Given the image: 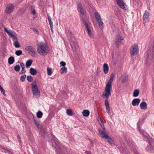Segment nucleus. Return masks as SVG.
<instances>
[{"instance_id": "nucleus-41", "label": "nucleus", "mask_w": 154, "mask_h": 154, "mask_svg": "<svg viewBox=\"0 0 154 154\" xmlns=\"http://www.w3.org/2000/svg\"><path fill=\"white\" fill-rule=\"evenodd\" d=\"M78 8L79 10L83 8L81 4H79L78 5Z\"/></svg>"}, {"instance_id": "nucleus-39", "label": "nucleus", "mask_w": 154, "mask_h": 154, "mask_svg": "<svg viewBox=\"0 0 154 154\" xmlns=\"http://www.w3.org/2000/svg\"><path fill=\"white\" fill-rule=\"evenodd\" d=\"M60 64L61 65V66H63V67H65L66 63L64 62L63 61H61L60 62Z\"/></svg>"}, {"instance_id": "nucleus-23", "label": "nucleus", "mask_w": 154, "mask_h": 154, "mask_svg": "<svg viewBox=\"0 0 154 154\" xmlns=\"http://www.w3.org/2000/svg\"><path fill=\"white\" fill-rule=\"evenodd\" d=\"M32 61L31 60H27L26 63V66L27 68L29 67L32 65Z\"/></svg>"}, {"instance_id": "nucleus-48", "label": "nucleus", "mask_w": 154, "mask_h": 154, "mask_svg": "<svg viewBox=\"0 0 154 154\" xmlns=\"http://www.w3.org/2000/svg\"><path fill=\"white\" fill-rule=\"evenodd\" d=\"M86 152L87 154H91V153L89 152Z\"/></svg>"}, {"instance_id": "nucleus-40", "label": "nucleus", "mask_w": 154, "mask_h": 154, "mask_svg": "<svg viewBox=\"0 0 154 154\" xmlns=\"http://www.w3.org/2000/svg\"><path fill=\"white\" fill-rule=\"evenodd\" d=\"M79 11L82 15H83L84 14V11L83 9V8L79 10Z\"/></svg>"}, {"instance_id": "nucleus-22", "label": "nucleus", "mask_w": 154, "mask_h": 154, "mask_svg": "<svg viewBox=\"0 0 154 154\" xmlns=\"http://www.w3.org/2000/svg\"><path fill=\"white\" fill-rule=\"evenodd\" d=\"M29 72L31 74L33 75H35L37 73L36 70L32 68H31L30 69Z\"/></svg>"}, {"instance_id": "nucleus-12", "label": "nucleus", "mask_w": 154, "mask_h": 154, "mask_svg": "<svg viewBox=\"0 0 154 154\" xmlns=\"http://www.w3.org/2000/svg\"><path fill=\"white\" fill-rule=\"evenodd\" d=\"M149 145L146 148V149L148 152H152L153 151V149L152 145L153 144V139L150 138L148 140Z\"/></svg>"}, {"instance_id": "nucleus-18", "label": "nucleus", "mask_w": 154, "mask_h": 154, "mask_svg": "<svg viewBox=\"0 0 154 154\" xmlns=\"http://www.w3.org/2000/svg\"><path fill=\"white\" fill-rule=\"evenodd\" d=\"M140 107L141 109H146L147 108L146 103L145 102H142L140 104Z\"/></svg>"}, {"instance_id": "nucleus-36", "label": "nucleus", "mask_w": 154, "mask_h": 154, "mask_svg": "<svg viewBox=\"0 0 154 154\" xmlns=\"http://www.w3.org/2000/svg\"><path fill=\"white\" fill-rule=\"evenodd\" d=\"M27 80L29 82H31L32 81V78L30 75H28L27 77Z\"/></svg>"}, {"instance_id": "nucleus-27", "label": "nucleus", "mask_w": 154, "mask_h": 154, "mask_svg": "<svg viewBox=\"0 0 154 154\" xmlns=\"http://www.w3.org/2000/svg\"><path fill=\"white\" fill-rule=\"evenodd\" d=\"M43 115L42 112L40 111H38L36 113L37 117L38 118H41Z\"/></svg>"}, {"instance_id": "nucleus-7", "label": "nucleus", "mask_w": 154, "mask_h": 154, "mask_svg": "<svg viewBox=\"0 0 154 154\" xmlns=\"http://www.w3.org/2000/svg\"><path fill=\"white\" fill-rule=\"evenodd\" d=\"M82 21L84 24L85 26L89 36L91 38H94L93 35L91 31V29L88 24L87 23L86 21H85L84 19H82Z\"/></svg>"}, {"instance_id": "nucleus-1", "label": "nucleus", "mask_w": 154, "mask_h": 154, "mask_svg": "<svg viewBox=\"0 0 154 154\" xmlns=\"http://www.w3.org/2000/svg\"><path fill=\"white\" fill-rule=\"evenodd\" d=\"M114 75L112 73L109 80L106 84L105 90L103 92L102 96L104 98L108 99L109 96L111 94L112 91V83L113 82Z\"/></svg>"}, {"instance_id": "nucleus-51", "label": "nucleus", "mask_w": 154, "mask_h": 154, "mask_svg": "<svg viewBox=\"0 0 154 154\" xmlns=\"http://www.w3.org/2000/svg\"><path fill=\"white\" fill-rule=\"evenodd\" d=\"M7 151L8 152H9V150H7Z\"/></svg>"}, {"instance_id": "nucleus-9", "label": "nucleus", "mask_w": 154, "mask_h": 154, "mask_svg": "<svg viewBox=\"0 0 154 154\" xmlns=\"http://www.w3.org/2000/svg\"><path fill=\"white\" fill-rule=\"evenodd\" d=\"M14 6L13 4H9L6 6L5 12L8 14H11L13 11Z\"/></svg>"}, {"instance_id": "nucleus-30", "label": "nucleus", "mask_w": 154, "mask_h": 154, "mask_svg": "<svg viewBox=\"0 0 154 154\" xmlns=\"http://www.w3.org/2000/svg\"><path fill=\"white\" fill-rule=\"evenodd\" d=\"M48 18L50 26H53V22L51 20V18L50 16L47 15Z\"/></svg>"}, {"instance_id": "nucleus-47", "label": "nucleus", "mask_w": 154, "mask_h": 154, "mask_svg": "<svg viewBox=\"0 0 154 154\" xmlns=\"http://www.w3.org/2000/svg\"><path fill=\"white\" fill-rule=\"evenodd\" d=\"M50 26L51 30V31L52 32H53V26Z\"/></svg>"}, {"instance_id": "nucleus-32", "label": "nucleus", "mask_w": 154, "mask_h": 154, "mask_svg": "<svg viewBox=\"0 0 154 154\" xmlns=\"http://www.w3.org/2000/svg\"><path fill=\"white\" fill-rule=\"evenodd\" d=\"M14 70L17 72L19 71L20 69V67L19 65H16L14 66Z\"/></svg>"}, {"instance_id": "nucleus-17", "label": "nucleus", "mask_w": 154, "mask_h": 154, "mask_svg": "<svg viewBox=\"0 0 154 154\" xmlns=\"http://www.w3.org/2000/svg\"><path fill=\"white\" fill-rule=\"evenodd\" d=\"M103 70L104 73L106 74L108 73L109 70V67L107 63H105L103 65Z\"/></svg>"}, {"instance_id": "nucleus-38", "label": "nucleus", "mask_w": 154, "mask_h": 154, "mask_svg": "<svg viewBox=\"0 0 154 154\" xmlns=\"http://www.w3.org/2000/svg\"><path fill=\"white\" fill-rule=\"evenodd\" d=\"M0 90L1 92L4 95H5V91L1 85H0Z\"/></svg>"}, {"instance_id": "nucleus-13", "label": "nucleus", "mask_w": 154, "mask_h": 154, "mask_svg": "<svg viewBox=\"0 0 154 154\" xmlns=\"http://www.w3.org/2000/svg\"><path fill=\"white\" fill-rule=\"evenodd\" d=\"M99 134L101 137L103 138H106L108 137V135L106 134V130L105 129L99 130Z\"/></svg>"}, {"instance_id": "nucleus-45", "label": "nucleus", "mask_w": 154, "mask_h": 154, "mask_svg": "<svg viewBox=\"0 0 154 154\" xmlns=\"http://www.w3.org/2000/svg\"><path fill=\"white\" fill-rule=\"evenodd\" d=\"M32 14L33 15H35V14L36 13H35V10H33L32 11Z\"/></svg>"}, {"instance_id": "nucleus-10", "label": "nucleus", "mask_w": 154, "mask_h": 154, "mask_svg": "<svg viewBox=\"0 0 154 154\" xmlns=\"http://www.w3.org/2000/svg\"><path fill=\"white\" fill-rule=\"evenodd\" d=\"M138 48L137 45H132L131 49V55H137L138 53Z\"/></svg>"}, {"instance_id": "nucleus-49", "label": "nucleus", "mask_w": 154, "mask_h": 154, "mask_svg": "<svg viewBox=\"0 0 154 154\" xmlns=\"http://www.w3.org/2000/svg\"><path fill=\"white\" fill-rule=\"evenodd\" d=\"M139 130L140 133H142V131L139 128Z\"/></svg>"}, {"instance_id": "nucleus-33", "label": "nucleus", "mask_w": 154, "mask_h": 154, "mask_svg": "<svg viewBox=\"0 0 154 154\" xmlns=\"http://www.w3.org/2000/svg\"><path fill=\"white\" fill-rule=\"evenodd\" d=\"M66 113L68 115L71 116L72 114V111L71 110L67 109L66 110Z\"/></svg>"}, {"instance_id": "nucleus-8", "label": "nucleus", "mask_w": 154, "mask_h": 154, "mask_svg": "<svg viewBox=\"0 0 154 154\" xmlns=\"http://www.w3.org/2000/svg\"><path fill=\"white\" fill-rule=\"evenodd\" d=\"M124 38L120 35H117L116 38L115 44L117 47L119 46L121 44H124Z\"/></svg>"}, {"instance_id": "nucleus-6", "label": "nucleus", "mask_w": 154, "mask_h": 154, "mask_svg": "<svg viewBox=\"0 0 154 154\" xmlns=\"http://www.w3.org/2000/svg\"><path fill=\"white\" fill-rule=\"evenodd\" d=\"M4 28L5 31L8 35L12 38L13 41H14V40L17 39V34L14 31L9 29L5 27H4Z\"/></svg>"}, {"instance_id": "nucleus-4", "label": "nucleus", "mask_w": 154, "mask_h": 154, "mask_svg": "<svg viewBox=\"0 0 154 154\" xmlns=\"http://www.w3.org/2000/svg\"><path fill=\"white\" fill-rule=\"evenodd\" d=\"M32 90L34 96H38L40 94L38 87L36 85V81H33L31 84Z\"/></svg>"}, {"instance_id": "nucleus-2", "label": "nucleus", "mask_w": 154, "mask_h": 154, "mask_svg": "<svg viewBox=\"0 0 154 154\" xmlns=\"http://www.w3.org/2000/svg\"><path fill=\"white\" fill-rule=\"evenodd\" d=\"M49 48L46 44L40 42L37 45V51L41 56L47 55L49 53Z\"/></svg>"}, {"instance_id": "nucleus-14", "label": "nucleus", "mask_w": 154, "mask_h": 154, "mask_svg": "<svg viewBox=\"0 0 154 154\" xmlns=\"http://www.w3.org/2000/svg\"><path fill=\"white\" fill-rule=\"evenodd\" d=\"M149 13L145 11L144 14L143 15V21L144 24H145L146 23L148 22L149 20Z\"/></svg>"}, {"instance_id": "nucleus-15", "label": "nucleus", "mask_w": 154, "mask_h": 154, "mask_svg": "<svg viewBox=\"0 0 154 154\" xmlns=\"http://www.w3.org/2000/svg\"><path fill=\"white\" fill-rule=\"evenodd\" d=\"M140 100L139 98L134 99L132 102V105L134 106H138L140 103Z\"/></svg>"}, {"instance_id": "nucleus-43", "label": "nucleus", "mask_w": 154, "mask_h": 154, "mask_svg": "<svg viewBox=\"0 0 154 154\" xmlns=\"http://www.w3.org/2000/svg\"><path fill=\"white\" fill-rule=\"evenodd\" d=\"M20 65L22 68H24L25 65L23 63H20Z\"/></svg>"}, {"instance_id": "nucleus-35", "label": "nucleus", "mask_w": 154, "mask_h": 154, "mask_svg": "<svg viewBox=\"0 0 154 154\" xmlns=\"http://www.w3.org/2000/svg\"><path fill=\"white\" fill-rule=\"evenodd\" d=\"M26 77V75H22L20 78V80L22 82H23Z\"/></svg>"}, {"instance_id": "nucleus-19", "label": "nucleus", "mask_w": 154, "mask_h": 154, "mask_svg": "<svg viewBox=\"0 0 154 154\" xmlns=\"http://www.w3.org/2000/svg\"><path fill=\"white\" fill-rule=\"evenodd\" d=\"M105 100V106L106 107V109L107 111V113L109 114L110 113L109 106V102L107 100L108 99Z\"/></svg>"}, {"instance_id": "nucleus-44", "label": "nucleus", "mask_w": 154, "mask_h": 154, "mask_svg": "<svg viewBox=\"0 0 154 154\" xmlns=\"http://www.w3.org/2000/svg\"><path fill=\"white\" fill-rule=\"evenodd\" d=\"M68 33L69 35H71L72 34V32L70 30H68Z\"/></svg>"}, {"instance_id": "nucleus-20", "label": "nucleus", "mask_w": 154, "mask_h": 154, "mask_svg": "<svg viewBox=\"0 0 154 154\" xmlns=\"http://www.w3.org/2000/svg\"><path fill=\"white\" fill-rule=\"evenodd\" d=\"M14 57L13 56L10 57L8 59V63L9 64H12L14 62Z\"/></svg>"}, {"instance_id": "nucleus-26", "label": "nucleus", "mask_w": 154, "mask_h": 154, "mask_svg": "<svg viewBox=\"0 0 154 154\" xmlns=\"http://www.w3.org/2000/svg\"><path fill=\"white\" fill-rule=\"evenodd\" d=\"M139 93V91L138 89L135 90L133 94V96L136 97L138 96Z\"/></svg>"}, {"instance_id": "nucleus-16", "label": "nucleus", "mask_w": 154, "mask_h": 154, "mask_svg": "<svg viewBox=\"0 0 154 154\" xmlns=\"http://www.w3.org/2000/svg\"><path fill=\"white\" fill-rule=\"evenodd\" d=\"M118 5L120 6L122 8L125 9V3L122 0H116Z\"/></svg>"}, {"instance_id": "nucleus-28", "label": "nucleus", "mask_w": 154, "mask_h": 154, "mask_svg": "<svg viewBox=\"0 0 154 154\" xmlns=\"http://www.w3.org/2000/svg\"><path fill=\"white\" fill-rule=\"evenodd\" d=\"M106 138L105 139L107 140V142L109 144H112L113 142L112 139L108 135V137Z\"/></svg>"}, {"instance_id": "nucleus-50", "label": "nucleus", "mask_w": 154, "mask_h": 154, "mask_svg": "<svg viewBox=\"0 0 154 154\" xmlns=\"http://www.w3.org/2000/svg\"><path fill=\"white\" fill-rule=\"evenodd\" d=\"M35 31L36 32H37V33H38V31L36 29H35Z\"/></svg>"}, {"instance_id": "nucleus-21", "label": "nucleus", "mask_w": 154, "mask_h": 154, "mask_svg": "<svg viewBox=\"0 0 154 154\" xmlns=\"http://www.w3.org/2000/svg\"><path fill=\"white\" fill-rule=\"evenodd\" d=\"M89 111L87 110H84L82 112L83 116L85 117H88L89 116Z\"/></svg>"}, {"instance_id": "nucleus-34", "label": "nucleus", "mask_w": 154, "mask_h": 154, "mask_svg": "<svg viewBox=\"0 0 154 154\" xmlns=\"http://www.w3.org/2000/svg\"><path fill=\"white\" fill-rule=\"evenodd\" d=\"M34 123L36 125L38 128H39L40 126V124L39 122L36 121L35 119L34 120Z\"/></svg>"}, {"instance_id": "nucleus-52", "label": "nucleus", "mask_w": 154, "mask_h": 154, "mask_svg": "<svg viewBox=\"0 0 154 154\" xmlns=\"http://www.w3.org/2000/svg\"><path fill=\"white\" fill-rule=\"evenodd\" d=\"M18 137L20 139V137H19V136H18Z\"/></svg>"}, {"instance_id": "nucleus-42", "label": "nucleus", "mask_w": 154, "mask_h": 154, "mask_svg": "<svg viewBox=\"0 0 154 154\" xmlns=\"http://www.w3.org/2000/svg\"><path fill=\"white\" fill-rule=\"evenodd\" d=\"M24 69V68H22V69L21 71V74H23L26 72V71Z\"/></svg>"}, {"instance_id": "nucleus-11", "label": "nucleus", "mask_w": 154, "mask_h": 154, "mask_svg": "<svg viewBox=\"0 0 154 154\" xmlns=\"http://www.w3.org/2000/svg\"><path fill=\"white\" fill-rule=\"evenodd\" d=\"M70 45L73 51H75L78 49L79 46L75 41L72 40L70 42Z\"/></svg>"}, {"instance_id": "nucleus-5", "label": "nucleus", "mask_w": 154, "mask_h": 154, "mask_svg": "<svg viewBox=\"0 0 154 154\" xmlns=\"http://www.w3.org/2000/svg\"><path fill=\"white\" fill-rule=\"evenodd\" d=\"M94 14L96 20L98 23L99 27L100 29H103L104 27V24L100 15L97 12H95Z\"/></svg>"}, {"instance_id": "nucleus-31", "label": "nucleus", "mask_w": 154, "mask_h": 154, "mask_svg": "<svg viewBox=\"0 0 154 154\" xmlns=\"http://www.w3.org/2000/svg\"><path fill=\"white\" fill-rule=\"evenodd\" d=\"M15 54L19 56L22 54V51L20 50H17L15 51Z\"/></svg>"}, {"instance_id": "nucleus-25", "label": "nucleus", "mask_w": 154, "mask_h": 154, "mask_svg": "<svg viewBox=\"0 0 154 154\" xmlns=\"http://www.w3.org/2000/svg\"><path fill=\"white\" fill-rule=\"evenodd\" d=\"M60 71L61 74H63L64 72L66 73L67 72V68L66 67H63L61 68Z\"/></svg>"}, {"instance_id": "nucleus-46", "label": "nucleus", "mask_w": 154, "mask_h": 154, "mask_svg": "<svg viewBox=\"0 0 154 154\" xmlns=\"http://www.w3.org/2000/svg\"><path fill=\"white\" fill-rule=\"evenodd\" d=\"M101 126L102 128H103V129H105V127L103 124H101Z\"/></svg>"}, {"instance_id": "nucleus-37", "label": "nucleus", "mask_w": 154, "mask_h": 154, "mask_svg": "<svg viewBox=\"0 0 154 154\" xmlns=\"http://www.w3.org/2000/svg\"><path fill=\"white\" fill-rule=\"evenodd\" d=\"M127 80V77L126 76H124L122 79L121 82L124 83Z\"/></svg>"}, {"instance_id": "nucleus-3", "label": "nucleus", "mask_w": 154, "mask_h": 154, "mask_svg": "<svg viewBox=\"0 0 154 154\" xmlns=\"http://www.w3.org/2000/svg\"><path fill=\"white\" fill-rule=\"evenodd\" d=\"M25 49L28 51V53L32 57H36L37 54L35 48L31 46H28L26 47Z\"/></svg>"}, {"instance_id": "nucleus-24", "label": "nucleus", "mask_w": 154, "mask_h": 154, "mask_svg": "<svg viewBox=\"0 0 154 154\" xmlns=\"http://www.w3.org/2000/svg\"><path fill=\"white\" fill-rule=\"evenodd\" d=\"M15 41L14 42V45L15 47L16 48H18L20 47V45L19 42L18 41V38L17 40H14Z\"/></svg>"}, {"instance_id": "nucleus-29", "label": "nucleus", "mask_w": 154, "mask_h": 154, "mask_svg": "<svg viewBox=\"0 0 154 154\" xmlns=\"http://www.w3.org/2000/svg\"><path fill=\"white\" fill-rule=\"evenodd\" d=\"M47 72L48 75H51L52 74V69L51 68L47 67Z\"/></svg>"}]
</instances>
